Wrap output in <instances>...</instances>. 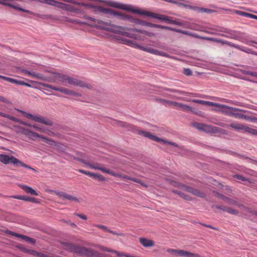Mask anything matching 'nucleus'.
<instances>
[{"label": "nucleus", "instance_id": "57", "mask_svg": "<svg viewBox=\"0 0 257 257\" xmlns=\"http://www.w3.org/2000/svg\"><path fill=\"white\" fill-rule=\"evenodd\" d=\"M183 73L187 76H191L192 74V72L189 68L184 69Z\"/></svg>", "mask_w": 257, "mask_h": 257}, {"label": "nucleus", "instance_id": "21", "mask_svg": "<svg viewBox=\"0 0 257 257\" xmlns=\"http://www.w3.org/2000/svg\"><path fill=\"white\" fill-rule=\"evenodd\" d=\"M121 40L122 41V43L123 44L134 48L140 49L141 46L134 40H129L126 38H123L121 39Z\"/></svg>", "mask_w": 257, "mask_h": 257}, {"label": "nucleus", "instance_id": "29", "mask_svg": "<svg viewBox=\"0 0 257 257\" xmlns=\"http://www.w3.org/2000/svg\"><path fill=\"white\" fill-rule=\"evenodd\" d=\"M221 101L226 102V103H230L231 104L235 105L237 106H242V107H246V106H248L249 105H245L243 103L231 100L228 99H225V98H223L222 99Z\"/></svg>", "mask_w": 257, "mask_h": 257}, {"label": "nucleus", "instance_id": "59", "mask_svg": "<svg viewBox=\"0 0 257 257\" xmlns=\"http://www.w3.org/2000/svg\"><path fill=\"white\" fill-rule=\"evenodd\" d=\"M95 178H97L99 181H105V178L99 174H96Z\"/></svg>", "mask_w": 257, "mask_h": 257}, {"label": "nucleus", "instance_id": "30", "mask_svg": "<svg viewBox=\"0 0 257 257\" xmlns=\"http://www.w3.org/2000/svg\"><path fill=\"white\" fill-rule=\"evenodd\" d=\"M25 251L37 257H48L46 254L41 253L33 249H27L25 250Z\"/></svg>", "mask_w": 257, "mask_h": 257}, {"label": "nucleus", "instance_id": "27", "mask_svg": "<svg viewBox=\"0 0 257 257\" xmlns=\"http://www.w3.org/2000/svg\"><path fill=\"white\" fill-rule=\"evenodd\" d=\"M60 92L63 93L65 94L73 95L77 97H80L81 96V94L79 93L76 92L72 90L61 87H60Z\"/></svg>", "mask_w": 257, "mask_h": 257}, {"label": "nucleus", "instance_id": "20", "mask_svg": "<svg viewBox=\"0 0 257 257\" xmlns=\"http://www.w3.org/2000/svg\"><path fill=\"white\" fill-rule=\"evenodd\" d=\"M24 134L27 136L29 139L34 140L37 138H42V135H39L38 133L30 131L28 129H24L23 130Z\"/></svg>", "mask_w": 257, "mask_h": 257}, {"label": "nucleus", "instance_id": "4", "mask_svg": "<svg viewBox=\"0 0 257 257\" xmlns=\"http://www.w3.org/2000/svg\"><path fill=\"white\" fill-rule=\"evenodd\" d=\"M98 12L105 14H108L110 16L116 17L118 19L123 21H127L128 22L138 25L139 19L134 18L131 15L123 14L117 11L113 10L109 8H104L100 6L95 7Z\"/></svg>", "mask_w": 257, "mask_h": 257}, {"label": "nucleus", "instance_id": "3", "mask_svg": "<svg viewBox=\"0 0 257 257\" xmlns=\"http://www.w3.org/2000/svg\"><path fill=\"white\" fill-rule=\"evenodd\" d=\"M98 12L105 14H108L110 16L116 17L118 19L123 21H127L128 22L138 25L139 19L134 18L131 15L123 14L117 11L113 10L109 8H104L100 6L95 7Z\"/></svg>", "mask_w": 257, "mask_h": 257}, {"label": "nucleus", "instance_id": "50", "mask_svg": "<svg viewBox=\"0 0 257 257\" xmlns=\"http://www.w3.org/2000/svg\"><path fill=\"white\" fill-rule=\"evenodd\" d=\"M234 12L236 14L238 15L239 16L247 17V13L238 10H235Z\"/></svg>", "mask_w": 257, "mask_h": 257}, {"label": "nucleus", "instance_id": "16", "mask_svg": "<svg viewBox=\"0 0 257 257\" xmlns=\"http://www.w3.org/2000/svg\"><path fill=\"white\" fill-rule=\"evenodd\" d=\"M0 161L5 164L9 163H12L14 165L16 164V158L5 154L0 155Z\"/></svg>", "mask_w": 257, "mask_h": 257}, {"label": "nucleus", "instance_id": "56", "mask_svg": "<svg viewBox=\"0 0 257 257\" xmlns=\"http://www.w3.org/2000/svg\"><path fill=\"white\" fill-rule=\"evenodd\" d=\"M180 197H181V198H182L186 200H191V197L184 194L183 192H182L181 193H180Z\"/></svg>", "mask_w": 257, "mask_h": 257}, {"label": "nucleus", "instance_id": "52", "mask_svg": "<svg viewBox=\"0 0 257 257\" xmlns=\"http://www.w3.org/2000/svg\"><path fill=\"white\" fill-rule=\"evenodd\" d=\"M0 4H3V5H4L10 6H11V7H13L14 9H16V6H13V5H11L9 3V0H0Z\"/></svg>", "mask_w": 257, "mask_h": 257}, {"label": "nucleus", "instance_id": "42", "mask_svg": "<svg viewBox=\"0 0 257 257\" xmlns=\"http://www.w3.org/2000/svg\"><path fill=\"white\" fill-rule=\"evenodd\" d=\"M233 177L234 178L238 179L239 180H240L241 181L248 182L249 183H250V182L248 181V179L244 177L243 176L240 175H234Z\"/></svg>", "mask_w": 257, "mask_h": 257}, {"label": "nucleus", "instance_id": "43", "mask_svg": "<svg viewBox=\"0 0 257 257\" xmlns=\"http://www.w3.org/2000/svg\"><path fill=\"white\" fill-rule=\"evenodd\" d=\"M172 31L181 33V34H184V35H188V36H189V32H190L187 31L182 30L181 29H175V28H172Z\"/></svg>", "mask_w": 257, "mask_h": 257}, {"label": "nucleus", "instance_id": "46", "mask_svg": "<svg viewBox=\"0 0 257 257\" xmlns=\"http://www.w3.org/2000/svg\"><path fill=\"white\" fill-rule=\"evenodd\" d=\"M209 106H214V107L218 108V109H222L223 107H225L224 104H222L215 103V102H211V101L210 102Z\"/></svg>", "mask_w": 257, "mask_h": 257}, {"label": "nucleus", "instance_id": "23", "mask_svg": "<svg viewBox=\"0 0 257 257\" xmlns=\"http://www.w3.org/2000/svg\"><path fill=\"white\" fill-rule=\"evenodd\" d=\"M19 186L27 193L30 194L35 196L38 195V193L30 186L23 184H19Z\"/></svg>", "mask_w": 257, "mask_h": 257}, {"label": "nucleus", "instance_id": "14", "mask_svg": "<svg viewBox=\"0 0 257 257\" xmlns=\"http://www.w3.org/2000/svg\"><path fill=\"white\" fill-rule=\"evenodd\" d=\"M181 188L183 190L186 191L188 192L191 193L193 195L197 196L198 197H200L201 198H204L205 197V194L203 192H201L198 190L195 189L189 186L182 185Z\"/></svg>", "mask_w": 257, "mask_h": 257}, {"label": "nucleus", "instance_id": "37", "mask_svg": "<svg viewBox=\"0 0 257 257\" xmlns=\"http://www.w3.org/2000/svg\"><path fill=\"white\" fill-rule=\"evenodd\" d=\"M67 22H70V23H74V24H79L80 25H85L86 24V23L84 22H83V21H81L78 19H68L67 20H66Z\"/></svg>", "mask_w": 257, "mask_h": 257}, {"label": "nucleus", "instance_id": "19", "mask_svg": "<svg viewBox=\"0 0 257 257\" xmlns=\"http://www.w3.org/2000/svg\"><path fill=\"white\" fill-rule=\"evenodd\" d=\"M169 24H174L175 25H177L179 26H182L184 28L187 29H191V26L190 24L188 22H184V21H180L178 20H173L172 19V18H171Z\"/></svg>", "mask_w": 257, "mask_h": 257}, {"label": "nucleus", "instance_id": "40", "mask_svg": "<svg viewBox=\"0 0 257 257\" xmlns=\"http://www.w3.org/2000/svg\"><path fill=\"white\" fill-rule=\"evenodd\" d=\"M138 25L152 28V23L139 19Z\"/></svg>", "mask_w": 257, "mask_h": 257}, {"label": "nucleus", "instance_id": "26", "mask_svg": "<svg viewBox=\"0 0 257 257\" xmlns=\"http://www.w3.org/2000/svg\"><path fill=\"white\" fill-rule=\"evenodd\" d=\"M241 112H249V111L246 110L241 109L239 108V110H234L232 111L230 117H233L235 118L241 119L243 113H242Z\"/></svg>", "mask_w": 257, "mask_h": 257}, {"label": "nucleus", "instance_id": "41", "mask_svg": "<svg viewBox=\"0 0 257 257\" xmlns=\"http://www.w3.org/2000/svg\"><path fill=\"white\" fill-rule=\"evenodd\" d=\"M67 5V4H65L57 1V5H56L55 7L62 10L66 11Z\"/></svg>", "mask_w": 257, "mask_h": 257}, {"label": "nucleus", "instance_id": "1", "mask_svg": "<svg viewBox=\"0 0 257 257\" xmlns=\"http://www.w3.org/2000/svg\"><path fill=\"white\" fill-rule=\"evenodd\" d=\"M103 25L105 26L102 28L109 30L110 32L120 34L125 37L131 38L138 41H145V36L150 37L155 36L154 33L150 32L143 29L127 28L116 25L107 24L106 23H103Z\"/></svg>", "mask_w": 257, "mask_h": 257}, {"label": "nucleus", "instance_id": "31", "mask_svg": "<svg viewBox=\"0 0 257 257\" xmlns=\"http://www.w3.org/2000/svg\"><path fill=\"white\" fill-rule=\"evenodd\" d=\"M66 11L77 14H81L83 12V11L80 10V9L76 8L70 5H67Z\"/></svg>", "mask_w": 257, "mask_h": 257}, {"label": "nucleus", "instance_id": "39", "mask_svg": "<svg viewBox=\"0 0 257 257\" xmlns=\"http://www.w3.org/2000/svg\"><path fill=\"white\" fill-rule=\"evenodd\" d=\"M235 48H236V49H237L238 50H241L242 51L246 52L247 53H252V51L250 49L247 48H245V47H243V46H239V45H236V47Z\"/></svg>", "mask_w": 257, "mask_h": 257}, {"label": "nucleus", "instance_id": "8", "mask_svg": "<svg viewBox=\"0 0 257 257\" xmlns=\"http://www.w3.org/2000/svg\"><path fill=\"white\" fill-rule=\"evenodd\" d=\"M231 128L237 131H243L252 135L257 136V129L250 127L246 125L238 122H233L229 124Z\"/></svg>", "mask_w": 257, "mask_h": 257}, {"label": "nucleus", "instance_id": "5", "mask_svg": "<svg viewBox=\"0 0 257 257\" xmlns=\"http://www.w3.org/2000/svg\"><path fill=\"white\" fill-rule=\"evenodd\" d=\"M53 73L55 75V78L58 79L59 82L65 86H66L67 84H68L75 86L90 88V87L87 84L79 79L62 74L57 73Z\"/></svg>", "mask_w": 257, "mask_h": 257}, {"label": "nucleus", "instance_id": "35", "mask_svg": "<svg viewBox=\"0 0 257 257\" xmlns=\"http://www.w3.org/2000/svg\"><path fill=\"white\" fill-rule=\"evenodd\" d=\"M19 166H21V167H24L25 168L32 170L33 171H34V172H36L37 171L35 169H34V168H32L31 167L26 165V164L23 163L22 162H21V161H19V160L17 159V167H19Z\"/></svg>", "mask_w": 257, "mask_h": 257}, {"label": "nucleus", "instance_id": "2", "mask_svg": "<svg viewBox=\"0 0 257 257\" xmlns=\"http://www.w3.org/2000/svg\"><path fill=\"white\" fill-rule=\"evenodd\" d=\"M207 30H200L209 35L224 37L227 38L235 39L237 37L236 32L219 26L207 27Z\"/></svg>", "mask_w": 257, "mask_h": 257}, {"label": "nucleus", "instance_id": "36", "mask_svg": "<svg viewBox=\"0 0 257 257\" xmlns=\"http://www.w3.org/2000/svg\"><path fill=\"white\" fill-rule=\"evenodd\" d=\"M152 28H159V29L167 30H170V31H172V27L162 26V25L155 24H153V23H152Z\"/></svg>", "mask_w": 257, "mask_h": 257}, {"label": "nucleus", "instance_id": "10", "mask_svg": "<svg viewBox=\"0 0 257 257\" xmlns=\"http://www.w3.org/2000/svg\"><path fill=\"white\" fill-rule=\"evenodd\" d=\"M193 126L198 130L202 131L210 132L211 133H216L220 131L223 134H226V131L221 130L216 126H211L210 125L195 122L192 124Z\"/></svg>", "mask_w": 257, "mask_h": 257}, {"label": "nucleus", "instance_id": "11", "mask_svg": "<svg viewBox=\"0 0 257 257\" xmlns=\"http://www.w3.org/2000/svg\"><path fill=\"white\" fill-rule=\"evenodd\" d=\"M19 71H22L25 74H28L29 75L32 76L33 78H37L40 80L48 81L52 82H55V79H50L49 77L45 76L41 73H38L33 71H29L25 69H21L20 68L17 67V72Z\"/></svg>", "mask_w": 257, "mask_h": 257}, {"label": "nucleus", "instance_id": "62", "mask_svg": "<svg viewBox=\"0 0 257 257\" xmlns=\"http://www.w3.org/2000/svg\"><path fill=\"white\" fill-rule=\"evenodd\" d=\"M251 116H249L245 114H242L241 119H244L248 121H250Z\"/></svg>", "mask_w": 257, "mask_h": 257}, {"label": "nucleus", "instance_id": "15", "mask_svg": "<svg viewBox=\"0 0 257 257\" xmlns=\"http://www.w3.org/2000/svg\"><path fill=\"white\" fill-rule=\"evenodd\" d=\"M85 18L89 21L96 23V24L95 25H92V26L95 27L100 29L106 30L109 32H110L109 30L102 28V27H104V25H103V23H106L107 24H110V25H113V24H111L110 22H104V21H101L100 20H96V19H95L92 17H85ZM105 26H104V27Z\"/></svg>", "mask_w": 257, "mask_h": 257}, {"label": "nucleus", "instance_id": "17", "mask_svg": "<svg viewBox=\"0 0 257 257\" xmlns=\"http://www.w3.org/2000/svg\"><path fill=\"white\" fill-rule=\"evenodd\" d=\"M108 174H109V175H110L112 176L115 177L121 178L124 180H128L133 181L135 182L140 183L139 179H135V178L126 176V175H124L121 173H115L114 172L111 171V170H109V173H108Z\"/></svg>", "mask_w": 257, "mask_h": 257}, {"label": "nucleus", "instance_id": "28", "mask_svg": "<svg viewBox=\"0 0 257 257\" xmlns=\"http://www.w3.org/2000/svg\"><path fill=\"white\" fill-rule=\"evenodd\" d=\"M178 256L182 257H198V255L183 250H179Z\"/></svg>", "mask_w": 257, "mask_h": 257}, {"label": "nucleus", "instance_id": "48", "mask_svg": "<svg viewBox=\"0 0 257 257\" xmlns=\"http://www.w3.org/2000/svg\"><path fill=\"white\" fill-rule=\"evenodd\" d=\"M67 200H70L71 201H74L76 202H79V200L76 197L71 195L70 194L68 195Z\"/></svg>", "mask_w": 257, "mask_h": 257}, {"label": "nucleus", "instance_id": "25", "mask_svg": "<svg viewBox=\"0 0 257 257\" xmlns=\"http://www.w3.org/2000/svg\"><path fill=\"white\" fill-rule=\"evenodd\" d=\"M17 199L21 200L29 201L35 203H40V201L39 199H36L33 197H28L27 196H17Z\"/></svg>", "mask_w": 257, "mask_h": 257}, {"label": "nucleus", "instance_id": "9", "mask_svg": "<svg viewBox=\"0 0 257 257\" xmlns=\"http://www.w3.org/2000/svg\"><path fill=\"white\" fill-rule=\"evenodd\" d=\"M139 135L142 136L144 137L149 138L151 140L160 142L162 144H165V145H170L172 146H173L176 147H178V145L174 142L167 141L165 140L161 139L153 135H152L151 133L147 131H139L138 132Z\"/></svg>", "mask_w": 257, "mask_h": 257}, {"label": "nucleus", "instance_id": "34", "mask_svg": "<svg viewBox=\"0 0 257 257\" xmlns=\"http://www.w3.org/2000/svg\"><path fill=\"white\" fill-rule=\"evenodd\" d=\"M96 247H98L101 250H103L104 251L110 252H115L118 256L120 255V254H119L118 252H117V251H116L115 250H112V249H109L108 248L105 247H103L102 246L98 245H96Z\"/></svg>", "mask_w": 257, "mask_h": 257}, {"label": "nucleus", "instance_id": "58", "mask_svg": "<svg viewBox=\"0 0 257 257\" xmlns=\"http://www.w3.org/2000/svg\"><path fill=\"white\" fill-rule=\"evenodd\" d=\"M3 79L6 81H7L8 82H11V83H16V79H13V78H10V77H5L4 76V77H3Z\"/></svg>", "mask_w": 257, "mask_h": 257}, {"label": "nucleus", "instance_id": "45", "mask_svg": "<svg viewBox=\"0 0 257 257\" xmlns=\"http://www.w3.org/2000/svg\"><path fill=\"white\" fill-rule=\"evenodd\" d=\"M76 5H78L79 6H82V7H84L88 9H92V8H94V6L91 4H86V3H84L77 2V4Z\"/></svg>", "mask_w": 257, "mask_h": 257}, {"label": "nucleus", "instance_id": "32", "mask_svg": "<svg viewBox=\"0 0 257 257\" xmlns=\"http://www.w3.org/2000/svg\"><path fill=\"white\" fill-rule=\"evenodd\" d=\"M215 42L221 43L222 45H227L230 47H234L235 48H236V45H237L234 44L229 41H225V40L220 39H217V38H216Z\"/></svg>", "mask_w": 257, "mask_h": 257}, {"label": "nucleus", "instance_id": "33", "mask_svg": "<svg viewBox=\"0 0 257 257\" xmlns=\"http://www.w3.org/2000/svg\"><path fill=\"white\" fill-rule=\"evenodd\" d=\"M32 127L36 130H37L41 133H47L49 131L48 128L44 127L43 126H41L36 124H33L32 125Z\"/></svg>", "mask_w": 257, "mask_h": 257}, {"label": "nucleus", "instance_id": "64", "mask_svg": "<svg viewBox=\"0 0 257 257\" xmlns=\"http://www.w3.org/2000/svg\"><path fill=\"white\" fill-rule=\"evenodd\" d=\"M64 192H59V191H55V194L61 199L63 198Z\"/></svg>", "mask_w": 257, "mask_h": 257}, {"label": "nucleus", "instance_id": "49", "mask_svg": "<svg viewBox=\"0 0 257 257\" xmlns=\"http://www.w3.org/2000/svg\"><path fill=\"white\" fill-rule=\"evenodd\" d=\"M225 211H226L228 213H229L230 214H231L236 215V214H238V211H236V210H235L234 209H232L231 208H229V207L225 209Z\"/></svg>", "mask_w": 257, "mask_h": 257}, {"label": "nucleus", "instance_id": "55", "mask_svg": "<svg viewBox=\"0 0 257 257\" xmlns=\"http://www.w3.org/2000/svg\"><path fill=\"white\" fill-rule=\"evenodd\" d=\"M201 40H204L207 41H210L215 42L216 38H213V37H204V36H201Z\"/></svg>", "mask_w": 257, "mask_h": 257}, {"label": "nucleus", "instance_id": "53", "mask_svg": "<svg viewBox=\"0 0 257 257\" xmlns=\"http://www.w3.org/2000/svg\"><path fill=\"white\" fill-rule=\"evenodd\" d=\"M199 11L202 13H211L213 12V11L211 9L203 8H199Z\"/></svg>", "mask_w": 257, "mask_h": 257}, {"label": "nucleus", "instance_id": "22", "mask_svg": "<svg viewBox=\"0 0 257 257\" xmlns=\"http://www.w3.org/2000/svg\"><path fill=\"white\" fill-rule=\"evenodd\" d=\"M89 167L94 170H99L103 173L108 174L110 169L101 167L100 164L98 163L91 164L89 165Z\"/></svg>", "mask_w": 257, "mask_h": 257}, {"label": "nucleus", "instance_id": "18", "mask_svg": "<svg viewBox=\"0 0 257 257\" xmlns=\"http://www.w3.org/2000/svg\"><path fill=\"white\" fill-rule=\"evenodd\" d=\"M224 107H223L222 109H216V111L220 112L222 114H224L226 115L230 116L232 111H233L234 110H239V108L229 106L226 105H224Z\"/></svg>", "mask_w": 257, "mask_h": 257}, {"label": "nucleus", "instance_id": "44", "mask_svg": "<svg viewBox=\"0 0 257 257\" xmlns=\"http://www.w3.org/2000/svg\"><path fill=\"white\" fill-rule=\"evenodd\" d=\"M42 139H43V140L45 141V142L48 145H51V146H53L55 144V142L54 141H53L51 139H50L47 137H45L43 136H42V138H41Z\"/></svg>", "mask_w": 257, "mask_h": 257}, {"label": "nucleus", "instance_id": "54", "mask_svg": "<svg viewBox=\"0 0 257 257\" xmlns=\"http://www.w3.org/2000/svg\"><path fill=\"white\" fill-rule=\"evenodd\" d=\"M179 250L178 249H168L167 250V252L172 254H174V255H177L178 256V252H179Z\"/></svg>", "mask_w": 257, "mask_h": 257}, {"label": "nucleus", "instance_id": "12", "mask_svg": "<svg viewBox=\"0 0 257 257\" xmlns=\"http://www.w3.org/2000/svg\"><path fill=\"white\" fill-rule=\"evenodd\" d=\"M176 108L184 111H190L194 114H197L199 116L203 117L204 116V113L201 111L198 110L195 108L190 107L187 105L181 103H176Z\"/></svg>", "mask_w": 257, "mask_h": 257}, {"label": "nucleus", "instance_id": "6", "mask_svg": "<svg viewBox=\"0 0 257 257\" xmlns=\"http://www.w3.org/2000/svg\"><path fill=\"white\" fill-rule=\"evenodd\" d=\"M67 249L74 252H76L82 255H84L88 257H103V255L92 249L84 247H80L71 243H66V245Z\"/></svg>", "mask_w": 257, "mask_h": 257}, {"label": "nucleus", "instance_id": "61", "mask_svg": "<svg viewBox=\"0 0 257 257\" xmlns=\"http://www.w3.org/2000/svg\"><path fill=\"white\" fill-rule=\"evenodd\" d=\"M75 159L80 162L81 163L85 164V165H86L87 167H89V165L90 164V163L85 161L84 160L82 159H79V158H75Z\"/></svg>", "mask_w": 257, "mask_h": 257}, {"label": "nucleus", "instance_id": "38", "mask_svg": "<svg viewBox=\"0 0 257 257\" xmlns=\"http://www.w3.org/2000/svg\"><path fill=\"white\" fill-rule=\"evenodd\" d=\"M191 101L195 103H199V104H203V105H208V106H209L210 102L209 101H205V100H200V99H193Z\"/></svg>", "mask_w": 257, "mask_h": 257}, {"label": "nucleus", "instance_id": "7", "mask_svg": "<svg viewBox=\"0 0 257 257\" xmlns=\"http://www.w3.org/2000/svg\"><path fill=\"white\" fill-rule=\"evenodd\" d=\"M17 111L20 112L23 114V116L31 119L35 122L41 123L49 126H52L53 124L51 120L41 115H33L18 109Z\"/></svg>", "mask_w": 257, "mask_h": 257}, {"label": "nucleus", "instance_id": "60", "mask_svg": "<svg viewBox=\"0 0 257 257\" xmlns=\"http://www.w3.org/2000/svg\"><path fill=\"white\" fill-rule=\"evenodd\" d=\"M17 237L21 238L23 239V240H25L26 241H27L28 240V239H30L29 237L24 235L19 234L18 233H17Z\"/></svg>", "mask_w": 257, "mask_h": 257}, {"label": "nucleus", "instance_id": "63", "mask_svg": "<svg viewBox=\"0 0 257 257\" xmlns=\"http://www.w3.org/2000/svg\"><path fill=\"white\" fill-rule=\"evenodd\" d=\"M64 192H59V191H55V194L61 199L63 198Z\"/></svg>", "mask_w": 257, "mask_h": 257}, {"label": "nucleus", "instance_id": "47", "mask_svg": "<svg viewBox=\"0 0 257 257\" xmlns=\"http://www.w3.org/2000/svg\"><path fill=\"white\" fill-rule=\"evenodd\" d=\"M174 4H176L177 5V6H178L179 7H185V8H189V9H192L193 8V7L190 6V5H186V4H184L182 3H180V2H178L177 1H174Z\"/></svg>", "mask_w": 257, "mask_h": 257}, {"label": "nucleus", "instance_id": "51", "mask_svg": "<svg viewBox=\"0 0 257 257\" xmlns=\"http://www.w3.org/2000/svg\"><path fill=\"white\" fill-rule=\"evenodd\" d=\"M93 225V226H95L99 228L102 229L107 232H108L109 230V229L107 228V227L105 225H100V224H94Z\"/></svg>", "mask_w": 257, "mask_h": 257}, {"label": "nucleus", "instance_id": "13", "mask_svg": "<svg viewBox=\"0 0 257 257\" xmlns=\"http://www.w3.org/2000/svg\"><path fill=\"white\" fill-rule=\"evenodd\" d=\"M140 50L158 56H161L166 57H169V55L167 53L164 52L160 51L157 49L151 47H144L141 46Z\"/></svg>", "mask_w": 257, "mask_h": 257}, {"label": "nucleus", "instance_id": "24", "mask_svg": "<svg viewBox=\"0 0 257 257\" xmlns=\"http://www.w3.org/2000/svg\"><path fill=\"white\" fill-rule=\"evenodd\" d=\"M139 240L141 244L144 247H148L153 246L154 245V242L152 240L144 237L140 238Z\"/></svg>", "mask_w": 257, "mask_h": 257}]
</instances>
